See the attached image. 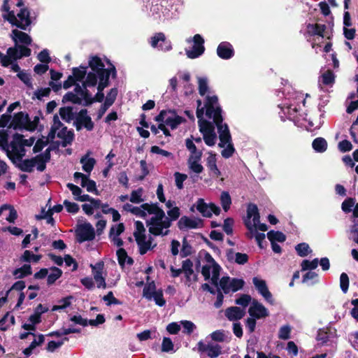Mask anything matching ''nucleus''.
Masks as SVG:
<instances>
[{"instance_id":"obj_1","label":"nucleus","mask_w":358,"mask_h":358,"mask_svg":"<svg viewBox=\"0 0 358 358\" xmlns=\"http://www.w3.org/2000/svg\"><path fill=\"white\" fill-rule=\"evenodd\" d=\"M196 116L199 119V131L203 134L206 144L213 146L217 141L215 132V124L217 127L220 143L219 146L223 148L222 155L229 158L234 154L235 149L231 143V138L228 126L222 124L221 108L218 106V99L216 96H208L204 106H201V101H197Z\"/></svg>"},{"instance_id":"obj_2","label":"nucleus","mask_w":358,"mask_h":358,"mask_svg":"<svg viewBox=\"0 0 358 358\" xmlns=\"http://www.w3.org/2000/svg\"><path fill=\"white\" fill-rule=\"evenodd\" d=\"M245 224L248 230L246 236L249 238L255 237L259 246L263 248L262 243L266 236L264 233H258L257 230L264 232L267 230V226L265 224L260 223V216L256 205L250 204L248 206Z\"/></svg>"},{"instance_id":"obj_3","label":"nucleus","mask_w":358,"mask_h":358,"mask_svg":"<svg viewBox=\"0 0 358 358\" xmlns=\"http://www.w3.org/2000/svg\"><path fill=\"white\" fill-rule=\"evenodd\" d=\"M150 217L146 221L149 232L154 236H164L169 234L171 226L170 219L157 204L155 208H150Z\"/></svg>"},{"instance_id":"obj_4","label":"nucleus","mask_w":358,"mask_h":358,"mask_svg":"<svg viewBox=\"0 0 358 358\" xmlns=\"http://www.w3.org/2000/svg\"><path fill=\"white\" fill-rule=\"evenodd\" d=\"M2 10L6 12L3 17L13 26L26 30L31 24L29 11L23 8L15 15L14 11L10 10L8 0H3Z\"/></svg>"},{"instance_id":"obj_5","label":"nucleus","mask_w":358,"mask_h":358,"mask_svg":"<svg viewBox=\"0 0 358 358\" xmlns=\"http://www.w3.org/2000/svg\"><path fill=\"white\" fill-rule=\"evenodd\" d=\"M135 227L134 236L138 245L140 254L144 255L148 251L155 248L157 246V243L154 242V239L150 235H146L143 222L136 221L135 222Z\"/></svg>"},{"instance_id":"obj_6","label":"nucleus","mask_w":358,"mask_h":358,"mask_svg":"<svg viewBox=\"0 0 358 358\" xmlns=\"http://www.w3.org/2000/svg\"><path fill=\"white\" fill-rule=\"evenodd\" d=\"M204 259L206 264L202 267L201 274L206 280L210 279L212 284L217 287L221 267L209 253L205 255Z\"/></svg>"},{"instance_id":"obj_7","label":"nucleus","mask_w":358,"mask_h":358,"mask_svg":"<svg viewBox=\"0 0 358 358\" xmlns=\"http://www.w3.org/2000/svg\"><path fill=\"white\" fill-rule=\"evenodd\" d=\"M62 101H69L73 103L87 106L93 102V99L87 90L77 84L74 88V92L66 94L63 97Z\"/></svg>"},{"instance_id":"obj_8","label":"nucleus","mask_w":358,"mask_h":358,"mask_svg":"<svg viewBox=\"0 0 358 358\" xmlns=\"http://www.w3.org/2000/svg\"><path fill=\"white\" fill-rule=\"evenodd\" d=\"M6 154L13 164L22 159L26 154V150L22 145V135L17 134L13 136V141L7 145Z\"/></svg>"},{"instance_id":"obj_9","label":"nucleus","mask_w":358,"mask_h":358,"mask_svg":"<svg viewBox=\"0 0 358 358\" xmlns=\"http://www.w3.org/2000/svg\"><path fill=\"white\" fill-rule=\"evenodd\" d=\"M50 134H52V138L57 135L58 138L63 140L62 143L63 147L70 144L73 139V133L71 131L67 130L66 127H64L57 115L53 117V124L51 127Z\"/></svg>"},{"instance_id":"obj_10","label":"nucleus","mask_w":358,"mask_h":358,"mask_svg":"<svg viewBox=\"0 0 358 358\" xmlns=\"http://www.w3.org/2000/svg\"><path fill=\"white\" fill-rule=\"evenodd\" d=\"M14 46L7 50V55L2 54L0 62L4 67H7L12 64L13 61L21 59L22 57H29L31 55V50L25 46Z\"/></svg>"},{"instance_id":"obj_11","label":"nucleus","mask_w":358,"mask_h":358,"mask_svg":"<svg viewBox=\"0 0 358 358\" xmlns=\"http://www.w3.org/2000/svg\"><path fill=\"white\" fill-rule=\"evenodd\" d=\"M187 42L190 43L193 42V46L191 49H185V52L188 58L195 59L201 56L205 51L204 39L200 34H196L192 38H189Z\"/></svg>"},{"instance_id":"obj_12","label":"nucleus","mask_w":358,"mask_h":358,"mask_svg":"<svg viewBox=\"0 0 358 358\" xmlns=\"http://www.w3.org/2000/svg\"><path fill=\"white\" fill-rule=\"evenodd\" d=\"M155 119L157 122H162V124L170 127L172 129L177 128V127L180 124L183 120L181 117L178 116L171 110H162L155 117Z\"/></svg>"},{"instance_id":"obj_13","label":"nucleus","mask_w":358,"mask_h":358,"mask_svg":"<svg viewBox=\"0 0 358 358\" xmlns=\"http://www.w3.org/2000/svg\"><path fill=\"white\" fill-rule=\"evenodd\" d=\"M244 285V281L242 279L230 278L229 277H222L218 281L219 288L225 294L230 292H236L241 289Z\"/></svg>"},{"instance_id":"obj_14","label":"nucleus","mask_w":358,"mask_h":358,"mask_svg":"<svg viewBox=\"0 0 358 358\" xmlns=\"http://www.w3.org/2000/svg\"><path fill=\"white\" fill-rule=\"evenodd\" d=\"M198 351L201 353H206L210 358H217L222 354V347L218 344L205 343L200 341L197 343Z\"/></svg>"},{"instance_id":"obj_15","label":"nucleus","mask_w":358,"mask_h":358,"mask_svg":"<svg viewBox=\"0 0 358 358\" xmlns=\"http://www.w3.org/2000/svg\"><path fill=\"white\" fill-rule=\"evenodd\" d=\"M197 210L204 217H210L213 213L219 215L220 209L215 203L207 204L203 199H199L196 203Z\"/></svg>"},{"instance_id":"obj_16","label":"nucleus","mask_w":358,"mask_h":358,"mask_svg":"<svg viewBox=\"0 0 358 358\" xmlns=\"http://www.w3.org/2000/svg\"><path fill=\"white\" fill-rule=\"evenodd\" d=\"M86 109L80 111L76 120L75 122L76 127L78 131L82 127H85L87 131H92L94 128V123L90 116L87 115Z\"/></svg>"},{"instance_id":"obj_17","label":"nucleus","mask_w":358,"mask_h":358,"mask_svg":"<svg viewBox=\"0 0 358 358\" xmlns=\"http://www.w3.org/2000/svg\"><path fill=\"white\" fill-rule=\"evenodd\" d=\"M89 64L92 70L97 74L99 80H101L102 78H106V75L108 76H110L109 71L104 69L105 66L99 57H92Z\"/></svg>"},{"instance_id":"obj_18","label":"nucleus","mask_w":358,"mask_h":358,"mask_svg":"<svg viewBox=\"0 0 358 358\" xmlns=\"http://www.w3.org/2000/svg\"><path fill=\"white\" fill-rule=\"evenodd\" d=\"M178 226L180 230L197 229L202 227V221L199 218H190L187 216H183L179 220Z\"/></svg>"},{"instance_id":"obj_19","label":"nucleus","mask_w":358,"mask_h":358,"mask_svg":"<svg viewBox=\"0 0 358 358\" xmlns=\"http://www.w3.org/2000/svg\"><path fill=\"white\" fill-rule=\"evenodd\" d=\"M252 282L259 293L269 303H273L272 294L269 292L266 281L257 277L252 279Z\"/></svg>"},{"instance_id":"obj_20","label":"nucleus","mask_w":358,"mask_h":358,"mask_svg":"<svg viewBox=\"0 0 358 358\" xmlns=\"http://www.w3.org/2000/svg\"><path fill=\"white\" fill-rule=\"evenodd\" d=\"M77 233L80 242L92 240L95 236L94 229L90 223H85L81 225Z\"/></svg>"},{"instance_id":"obj_21","label":"nucleus","mask_w":358,"mask_h":358,"mask_svg":"<svg viewBox=\"0 0 358 358\" xmlns=\"http://www.w3.org/2000/svg\"><path fill=\"white\" fill-rule=\"evenodd\" d=\"M29 117L27 113L22 112L18 113L13 117L9 127H13L14 129H25L27 130Z\"/></svg>"},{"instance_id":"obj_22","label":"nucleus","mask_w":358,"mask_h":358,"mask_svg":"<svg viewBox=\"0 0 358 358\" xmlns=\"http://www.w3.org/2000/svg\"><path fill=\"white\" fill-rule=\"evenodd\" d=\"M90 267L92 269V275L97 287L105 289L106 287V283L102 273L103 264L98 263L96 265L91 264Z\"/></svg>"},{"instance_id":"obj_23","label":"nucleus","mask_w":358,"mask_h":358,"mask_svg":"<svg viewBox=\"0 0 358 358\" xmlns=\"http://www.w3.org/2000/svg\"><path fill=\"white\" fill-rule=\"evenodd\" d=\"M10 36L15 42V46L17 48L20 46L18 43L30 45L32 41L31 37L27 34L17 29H13ZM18 52H20V48H18Z\"/></svg>"},{"instance_id":"obj_24","label":"nucleus","mask_w":358,"mask_h":358,"mask_svg":"<svg viewBox=\"0 0 358 358\" xmlns=\"http://www.w3.org/2000/svg\"><path fill=\"white\" fill-rule=\"evenodd\" d=\"M250 315L256 319H260L268 315L267 309L261 303L254 301L248 310Z\"/></svg>"},{"instance_id":"obj_25","label":"nucleus","mask_w":358,"mask_h":358,"mask_svg":"<svg viewBox=\"0 0 358 358\" xmlns=\"http://www.w3.org/2000/svg\"><path fill=\"white\" fill-rule=\"evenodd\" d=\"M182 270L187 282H192L197 280V275L194 271L193 263L190 259H187L182 262Z\"/></svg>"},{"instance_id":"obj_26","label":"nucleus","mask_w":358,"mask_h":358,"mask_svg":"<svg viewBox=\"0 0 358 358\" xmlns=\"http://www.w3.org/2000/svg\"><path fill=\"white\" fill-rule=\"evenodd\" d=\"M75 180L80 179V185L90 192L96 191V182L94 180H90L88 176L80 172H76L73 175Z\"/></svg>"},{"instance_id":"obj_27","label":"nucleus","mask_w":358,"mask_h":358,"mask_svg":"<svg viewBox=\"0 0 358 358\" xmlns=\"http://www.w3.org/2000/svg\"><path fill=\"white\" fill-rule=\"evenodd\" d=\"M50 159V149H47L43 153L36 155L34 157V167L38 171H43L46 167V163L49 162Z\"/></svg>"},{"instance_id":"obj_28","label":"nucleus","mask_w":358,"mask_h":358,"mask_svg":"<svg viewBox=\"0 0 358 358\" xmlns=\"http://www.w3.org/2000/svg\"><path fill=\"white\" fill-rule=\"evenodd\" d=\"M217 53L222 59H230L234 55L232 45L228 42H222L218 45L217 48Z\"/></svg>"},{"instance_id":"obj_29","label":"nucleus","mask_w":358,"mask_h":358,"mask_svg":"<svg viewBox=\"0 0 358 358\" xmlns=\"http://www.w3.org/2000/svg\"><path fill=\"white\" fill-rule=\"evenodd\" d=\"M245 314V310L237 306L230 307L225 310V316L230 321L241 320Z\"/></svg>"},{"instance_id":"obj_30","label":"nucleus","mask_w":358,"mask_h":358,"mask_svg":"<svg viewBox=\"0 0 358 358\" xmlns=\"http://www.w3.org/2000/svg\"><path fill=\"white\" fill-rule=\"evenodd\" d=\"M157 203H143L139 207H134L132 208V213L141 217L145 218L148 215H150L151 212L150 208H155Z\"/></svg>"},{"instance_id":"obj_31","label":"nucleus","mask_w":358,"mask_h":358,"mask_svg":"<svg viewBox=\"0 0 358 358\" xmlns=\"http://www.w3.org/2000/svg\"><path fill=\"white\" fill-rule=\"evenodd\" d=\"M185 145L187 149L189 151L190 155L188 159H201L203 152L201 150H198L196 146L190 138L185 140Z\"/></svg>"},{"instance_id":"obj_32","label":"nucleus","mask_w":358,"mask_h":358,"mask_svg":"<svg viewBox=\"0 0 358 358\" xmlns=\"http://www.w3.org/2000/svg\"><path fill=\"white\" fill-rule=\"evenodd\" d=\"M206 161V165L209 169L212 176L216 178L219 177L221 175V173L219 171L216 164L215 155L213 154L211 152H208V157Z\"/></svg>"},{"instance_id":"obj_33","label":"nucleus","mask_w":358,"mask_h":358,"mask_svg":"<svg viewBox=\"0 0 358 358\" xmlns=\"http://www.w3.org/2000/svg\"><path fill=\"white\" fill-rule=\"evenodd\" d=\"M89 155L90 152H87L80 159L83 170L87 173H90L92 171L96 164V160L92 157H90Z\"/></svg>"},{"instance_id":"obj_34","label":"nucleus","mask_w":358,"mask_h":358,"mask_svg":"<svg viewBox=\"0 0 358 358\" xmlns=\"http://www.w3.org/2000/svg\"><path fill=\"white\" fill-rule=\"evenodd\" d=\"M327 27L324 24H308L307 25V32L311 36H320L324 37V32Z\"/></svg>"},{"instance_id":"obj_35","label":"nucleus","mask_w":358,"mask_h":358,"mask_svg":"<svg viewBox=\"0 0 358 358\" xmlns=\"http://www.w3.org/2000/svg\"><path fill=\"white\" fill-rule=\"evenodd\" d=\"M66 186L72 192V194L75 196L76 200L79 201H86L87 200L90 199L89 195H82L83 191L79 187L72 183H68Z\"/></svg>"},{"instance_id":"obj_36","label":"nucleus","mask_w":358,"mask_h":358,"mask_svg":"<svg viewBox=\"0 0 358 358\" xmlns=\"http://www.w3.org/2000/svg\"><path fill=\"white\" fill-rule=\"evenodd\" d=\"M34 157L24 160L21 159H19V162H15L14 164H15V166H17L21 171L30 173L32 172L34 169Z\"/></svg>"},{"instance_id":"obj_37","label":"nucleus","mask_w":358,"mask_h":358,"mask_svg":"<svg viewBox=\"0 0 358 358\" xmlns=\"http://www.w3.org/2000/svg\"><path fill=\"white\" fill-rule=\"evenodd\" d=\"M108 79H109L108 76L106 75V78H102L101 80H99V85L97 87L98 92L96 93L95 97L94 99L92 98L93 101L94 100L96 101H99V102H101L103 101V99L104 98V94L102 92H103V89L108 86Z\"/></svg>"},{"instance_id":"obj_38","label":"nucleus","mask_w":358,"mask_h":358,"mask_svg":"<svg viewBox=\"0 0 358 358\" xmlns=\"http://www.w3.org/2000/svg\"><path fill=\"white\" fill-rule=\"evenodd\" d=\"M211 339L215 342L229 343L230 337L224 330H217L210 334Z\"/></svg>"},{"instance_id":"obj_39","label":"nucleus","mask_w":358,"mask_h":358,"mask_svg":"<svg viewBox=\"0 0 358 358\" xmlns=\"http://www.w3.org/2000/svg\"><path fill=\"white\" fill-rule=\"evenodd\" d=\"M34 340L31 341L29 346L25 348L23 351L24 354L27 356L30 355L32 351L37 346L41 345L44 341V336L43 335H38L37 337L34 335Z\"/></svg>"},{"instance_id":"obj_40","label":"nucleus","mask_w":358,"mask_h":358,"mask_svg":"<svg viewBox=\"0 0 358 358\" xmlns=\"http://www.w3.org/2000/svg\"><path fill=\"white\" fill-rule=\"evenodd\" d=\"M198 90L201 96H204L209 91L208 80L206 77H197Z\"/></svg>"},{"instance_id":"obj_41","label":"nucleus","mask_w":358,"mask_h":358,"mask_svg":"<svg viewBox=\"0 0 358 358\" xmlns=\"http://www.w3.org/2000/svg\"><path fill=\"white\" fill-rule=\"evenodd\" d=\"M62 271L57 267H52L50 268V273L48 274V284H53L58 278L61 277Z\"/></svg>"},{"instance_id":"obj_42","label":"nucleus","mask_w":358,"mask_h":358,"mask_svg":"<svg viewBox=\"0 0 358 358\" xmlns=\"http://www.w3.org/2000/svg\"><path fill=\"white\" fill-rule=\"evenodd\" d=\"M117 255L119 264L120 265L123 266L125 264L131 265L133 264V259L131 257H128L126 251L124 249H119L117 251Z\"/></svg>"},{"instance_id":"obj_43","label":"nucleus","mask_w":358,"mask_h":358,"mask_svg":"<svg viewBox=\"0 0 358 358\" xmlns=\"http://www.w3.org/2000/svg\"><path fill=\"white\" fill-rule=\"evenodd\" d=\"M313 149L319 152H324L327 148V143L323 138H317L313 141Z\"/></svg>"},{"instance_id":"obj_44","label":"nucleus","mask_w":358,"mask_h":358,"mask_svg":"<svg viewBox=\"0 0 358 358\" xmlns=\"http://www.w3.org/2000/svg\"><path fill=\"white\" fill-rule=\"evenodd\" d=\"M201 159H188L187 164L189 168L196 173H200L203 171V167L199 163Z\"/></svg>"},{"instance_id":"obj_45","label":"nucleus","mask_w":358,"mask_h":358,"mask_svg":"<svg viewBox=\"0 0 358 358\" xmlns=\"http://www.w3.org/2000/svg\"><path fill=\"white\" fill-rule=\"evenodd\" d=\"M31 274V268L29 264H24L21 268L15 270L13 275L16 278H22Z\"/></svg>"},{"instance_id":"obj_46","label":"nucleus","mask_w":358,"mask_h":358,"mask_svg":"<svg viewBox=\"0 0 358 358\" xmlns=\"http://www.w3.org/2000/svg\"><path fill=\"white\" fill-rule=\"evenodd\" d=\"M59 115L63 120L69 122L73 119V113L72 108L63 107L59 109Z\"/></svg>"},{"instance_id":"obj_47","label":"nucleus","mask_w":358,"mask_h":358,"mask_svg":"<svg viewBox=\"0 0 358 358\" xmlns=\"http://www.w3.org/2000/svg\"><path fill=\"white\" fill-rule=\"evenodd\" d=\"M97 77L99 76L95 72L89 73L81 87H85V90L87 87H94L97 83Z\"/></svg>"},{"instance_id":"obj_48","label":"nucleus","mask_w":358,"mask_h":358,"mask_svg":"<svg viewBox=\"0 0 358 358\" xmlns=\"http://www.w3.org/2000/svg\"><path fill=\"white\" fill-rule=\"evenodd\" d=\"M267 237L271 242L278 241L284 242L286 239V236L284 234L280 231H270L267 234Z\"/></svg>"},{"instance_id":"obj_49","label":"nucleus","mask_w":358,"mask_h":358,"mask_svg":"<svg viewBox=\"0 0 358 358\" xmlns=\"http://www.w3.org/2000/svg\"><path fill=\"white\" fill-rule=\"evenodd\" d=\"M29 320L31 322V324H24L23 328L25 330H35V324L41 322V315L34 313L30 315Z\"/></svg>"},{"instance_id":"obj_50","label":"nucleus","mask_w":358,"mask_h":358,"mask_svg":"<svg viewBox=\"0 0 358 358\" xmlns=\"http://www.w3.org/2000/svg\"><path fill=\"white\" fill-rule=\"evenodd\" d=\"M157 292V290L155 289V285L152 282L143 288V296L148 301H151L154 293Z\"/></svg>"},{"instance_id":"obj_51","label":"nucleus","mask_w":358,"mask_h":358,"mask_svg":"<svg viewBox=\"0 0 358 358\" xmlns=\"http://www.w3.org/2000/svg\"><path fill=\"white\" fill-rule=\"evenodd\" d=\"M318 259L315 258L312 261H309L308 259H304L302 261L301 264V270L302 271H306V270H313L315 269L318 266Z\"/></svg>"},{"instance_id":"obj_52","label":"nucleus","mask_w":358,"mask_h":358,"mask_svg":"<svg viewBox=\"0 0 358 358\" xmlns=\"http://www.w3.org/2000/svg\"><path fill=\"white\" fill-rule=\"evenodd\" d=\"M295 250L300 257H306L312 252L309 245L306 243H301L296 245Z\"/></svg>"},{"instance_id":"obj_53","label":"nucleus","mask_w":358,"mask_h":358,"mask_svg":"<svg viewBox=\"0 0 358 358\" xmlns=\"http://www.w3.org/2000/svg\"><path fill=\"white\" fill-rule=\"evenodd\" d=\"M220 201L222 208L227 212L229 209L231 203V196L227 192H223L221 194Z\"/></svg>"},{"instance_id":"obj_54","label":"nucleus","mask_w":358,"mask_h":358,"mask_svg":"<svg viewBox=\"0 0 358 358\" xmlns=\"http://www.w3.org/2000/svg\"><path fill=\"white\" fill-rule=\"evenodd\" d=\"M229 258L234 259L238 264H244L248 261V256L245 253L241 252L231 253V256H229Z\"/></svg>"},{"instance_id":"obj_55","label":"nucleus","mask_w":358,"mask_h":358,"mask_svg":"<svg viewBox=\"0 0 358 358\" xmlns=\"http://www.w3.org/2000/svg\"><path fill=\"white\" fill-rule=\"evenodd\" d=\"M143 190L142 188H138L136 190L132 191L130 196V201L134 203H140L143 201L142 199Z\"/></svg>"},{"instance_id":"obj_56","label":"nucleus","mask_w":358,"mask_h":358,"mask_svg":"<svg viewBox=\"0 0 358 358\" xmlns=\"http://www.w3.org/2000/svg\"><path fill=\"white\" fill-rule=\"evenodd\" d=\"M41 257V255H34L29 250H25L22 257V259L24 262H38Z\"/></svg>"},{"instance_id":"obj_57","label":"nucleus","mask_w":358,"mask_h":358,"mask_svg":"<svg viewBox=\"0 0 358 358\" xmlns=\"http://www.w3.org/2000/svg\"><path fill=\"white\" fill-rule=\"evenodd\" d=\"M321 78L323 84L326 85H331L334 83V75L331 71H327L322 75Z\"/></svg>"},{"instance_id":"obj_58","label":"nucleus","mask_w":358,"mask_h":358,"mask_svg":"<svg viewBox=\"0 0 358 358\" xmlns=\"http://www.w3.org/2000/svg\"><path fill=\"white\" fill-rule=\"evenodd\" d=\"M152 300H154L159 306H164L166 304V300L164 299L163 292L161 289L154 293Z\"/></svg>"},{"instance_id":"obj_59","label":"nucleus","mask_w":358,"mask_h":358,"mask_svg":"<svg viewBox=\"0 0 358 358\" xmlns=\"http://www.w3.org/2000/svg\"><path fill=\"white\" fill-rule=\"evenodd\" d=\"M168 219H170L171 224L172 225V222L176 220L180 215V209L178 207L175 206L171 209L167 211Z\"/></svg>"},{"instance_id":"obj_60","label":"nucleus","mask_w":358,"mask_h":358,"mask_svg":"<svg viewBox=\"0 0 358 358\" xmlns=\"http://www.w3.org/2000/svg\"><path fill=\"white\" fill-rule=\"evenodd\" d=\"M340 286L344 293L348 292L349 287V278L345 273H342L340 276Z\"/></svg>"},{"instance_id":"obj_61","label":"nucleus","mask_w":358,"mask_h":358,"mask_svg":"<svg viewBox=\"0 0 358 358\" xmlns=\"http://www.w3.org/2000/svg\"><path fill=\"white\" fill-rule=\"evenodd\" d=\"M355 200L352 198H348L345 199L341 206L342 210L345 213H350L352 211V208L355 206Z\"/></svg>"},{"instance_id":"obj_62","label":"nucleus","mask_w":358,"mask_h":358,"mask_svg":"<svg viewBox=\"0 0 358 358\" xmlns=\"http://www.w3.org/2000/svg\"><path fill=\"white\" fill-rule=\"evenodd\" d=\"M291 328L289 325L282 326L278 334V337L282 340H287L290 337Z\"/></svg>"},{"instance_id":"obj_63","label":"nucleus","mask_w":358,"mask_h":358,"mask_svg":"<svg viewBox=\"0 0 358 358\" xmlns=\"http://www.w3.org/2000/svg\"><path fill=\"white\" fill-rule=\"evenodd\" d=\"M117 94V91L116 89L113 88L110 90V92L107 94L105 103L106 106H110L115 101V98Z\"/></svg>"},{"instance_id":"obj_64","label":"nucleus","mask_w":358,"mask_h":358,"mask_svg":"<svg viewBox=\"0 0 358 358\" xmlns=\"http://www.w3.org/2000/svg\"><path fill=\"white\" fill-rule=\"evenodd\" d=\"M181 324L184 329L183 331L187 334H192L196 329L195 324L191 321L182 320L181 321Z\"/></svg>"}]
</instances>
